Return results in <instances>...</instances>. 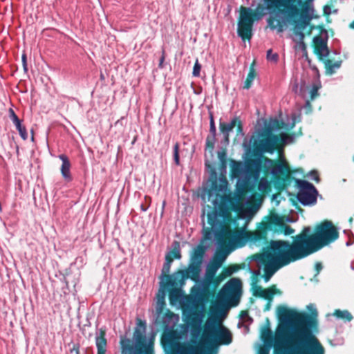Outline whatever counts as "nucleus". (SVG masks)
<instances>
[{
  "mask_svg": "<svg viewBox=\"0 0 354 354\" xmlns=\"http://www.w3.org/2000/svg\"><path fill=\"white\" fill-rule=\"evenodd\" d=\"M269 28L274 30H277L278 32H281L283 30V24L281 21L277 19L275 17L270 16L267 20Z\"/></svg>",
  "mask_w": 354,
  "mask_h": 354,
  "instance_id": "nucleus-25",
  "label": "nucleus"
},
{
  "mask_svg": "<svg viewBox=\"0 0 354 354\" xmlns=\"http://www.w3.org/2000/svg\"><path fill=\"white\" fill-rule=\"evenodd\" d=\"M206 248L202 245H198L194 248L191 254L190 262L189 266L185 270H178V273L181 274V284L185 283V281L190 278L194 281H196L199 277L201 264L205 254Z\"/></svg>",
  "mask_w": 354,
  "mask_h": 354,
  "instance_id": "nucleus-9",
  "label": "nucleus"
},
{
  "mask_svg": "<svg viewBox=\"0 0 354 354\" xmlns=\"http://www.w3.org/2000/svg\"><path fill=\"white\" fill-rule=\"evenodd\" d=\"M277 313L280 323L292 322L295 324V331L291 340L295 354H324V346L313 333V330L317 327L315 310L310 315L280 305L277 306Z\"/></svg>",
  "mask_w": 354,
  "mask_h": 354,
  "instance_id": "nucleus-2",
  "label": "nucleus"
},
{
  "mask_svg": "<svg viewBox=\"0 0 354 354\" xmlns=\"http://www.w3.org/2000/svg\"><path fill=\"white\" fill-rule=\"evenodd\" d=\"M255 66V62L253 61V62L250 64L249 68V72L248 73L247 77L245 79V81L244 82L243 88L244 89H249L252 84V82L257 77V72L254 68Z\"/></svg>",
  "mask_w": 354,
  "mask_h": 354,
  "instance_id": "nucleus-24",
  "label": "nucleus"
},
{
  "mask_svg": "<svg viewBox=\"0 0 354 354\" xmlns=\"http://www.w3.org/2000/svg\"><path fill=\"white\" fill-rule=\"evenodd\" d=\"M295 185L298 189L297 194V199L303 205H308L316 203L317 191L315 186L305 180L297 178H294Z\"/></svg>",
  "mask_w": 354,
  "mask_h": 354,
  "instance_id": "nucleus-12",
  "label": "nucleus"
},
{
  "mask_svg": "<svg viewBox=\"0 0 354 354\" xmlns=\"http://www.w3.org/2000/svg\"><path fill=\"white\" fill-rule=\"evenodd\" d=\"M349 27L354 29V20L350 24Z\"/></svg>",
  "mask_w": 354,
  "mask_h": 354,
  "instance_id": "nucleus-51",
  "label": "nucleus"
},
{
  "mask_svg": "<svg viewBox=\"0 0 354 354\" xmlns=\"http://www.w3.org/2000/svg\"><path fill=\"white\" fill-rule=\"evenodd\" d=\"M230 173L232 178H241L244 174L245 175L244 178H248L246 171V162L244 165L242 162L232 161Z\"/></svg>",
  "mask_w": 354,
  "mask_h": 354,
  "instance_id": "nucleus-21",
  "label": "nucleus"
},
{
  "mask_svg": "<svg viewBox=\"0 0 354 354\" xmlns=\"http://www.w3.org/2000/svg\"><path fill=\"white\" fill-rule=\"evenodd\" d=\"M352 221H353V218H351H351H349V221H350V222H352Z\"/></svg>",
  "mask_w": 354,
  "mask_h": 354,
  "instance_id": "nucleus-55",
  "label": "nucleus"
},
{
  "mask_svg": "<svg viewBox=\"0 0 354 354\" xmlns=\"http://www.w3.org/2000/svg\"><path fill=\"white\" fill-rule=\"evenodd\" d=\"M201 322L196 315L191 317L192 337H198L202 331L199 344L193 349V354L216 353L218 345H228L232 342V336L227 328L207 322L202 328Z\"/></svg>",
  "mask_w": 354,
  "mask_h": 354,
  "instance_id": "nucleus-4",
  "label": "nucleus"
},
{
  "mask_svg": "<svg viewBox=\"0 0 354 354\" xmlns=\"http://www.w3.org/2000/svg\"><path fill=\"white\" fill-rule=\"evenodd\" d=\"M333 315L336 317L338 319L346 321V322H351L353 317L351 315V313L347 310H340V309H336Z\"/></svg>",
  "mask_w": 354,
  "mask_h": 354,
  "instance_id": "nucleus-27",
  "label": "nucleus"
},
{
  "mask_svg": "<svg viewBox=\"0 0 354 354\" xmlns=\"http://www.w3.org/2000/svg\"><path fill=\"white\" fill-rule=\"evenodd\" d=\"M205 166L207 167H210L211 165L209 162H205Z\"/></svg>",
  "mask_w": 354,
  "mask_h": 354,
  "instance_id": "nucleus-52",
  "label": "nucleus"
},
{
  "mask_svg": "<svg viewBox=\"0 0 354 354\" xmlns=\"http://www.w3.org/2000/svg\"><path fill=\"white\" fill-rule=\"evenodd\" d=\"M21 61H22L24 70L25 72H27L28 66H27L26 55L25 54L22 55Z\"/></svg>",
  "mask_w": 354,
  "mask_h": 354,
  "instance_id": "nucleus-40",
  "label": "nucleus"
},
{
  "mask_svg": "<svg viewBox=\"0 0 354 354\" xmlns=\"http://www.w3.org/2000/svg\"><path fill=\"white\" fill-rule=\"evenodd\" d=\"M315 269H316L317 273H319L320 272V270L322 269V265L320 262H317L315 263Z\"/></svg>",
  "mask_w": 354,
  "mask_h": 354,
  "instance_id": "nucleus-44",
  "label": "nucleus"
},
{
  "mask_svg": "<svg viewBox=\"0 0 354 354\" xmlns=\"http://www.w3.org/2000/svg\"><path fill=\"white\" fill-rule=\"evenodd\" d=\"M279 292V290L276 288V286L274 285H272V286L268 288L263 289L260 298H263L264 299H266L267 301H272L274 295Z\"/></svg>",
  "mask_w": 354,
  "mask_h": 354,
  "instance_id": "nucleus-26",
  "label": "nucleus"
},
{
  "mask_svg": "<svg viewBox=\"0 0 354 354\" xmlns=\"http://www.w3.org/2000/svg\"><path fill=\"white\" fill-rule=\"evenodd\" d=\"M321 61L324 64L326 73L330 75L335 73L336 70L339 68L342 65V60L333 61L329 58L325 57L324 59Z\"/></svg>",
  "mask_w": 354,
  "mask_h": 354,
  "instance_id": "nucleus-23",
  "label": "nucleus"
},
{
  "mask_svg": "<svg viewBox=\"0 0 354 354\" xmlns=\"http://www.w3.org/2000/svg\"><path fill=\"white\" fill-rule=\"evenodd\" d=\"M178 296L179 294L177 290H171L169 295L170 301L172 303L173 301H177Z\"/></svg>",
  "mask_w": 354,
  "mask_h": 354,
  "instance_id": "nucleus-37",
  "label": "nucleus"
},
{
  "mask_svg": "<svg viewBox=\"0 0 354 354\" xmlns=\"http://www.w3.org/2000/svg\"><path fill=\"white\" fill-rule=\"evenodd\" d=\"M179 147L180 145L178 142H176L174 146V160L176 165H180V156H179Z\"/></svg>",
  "mask_w": 354,
  "mask_h": 354,
  "instance_id": "nucleus-30",
  "label": "nucleus"
},
{
  "mask_svg": "<svg viewBox=\"0 0 354 354\" xmlns=\"http://www.w3.org/2000/svg\"><path fill=\"white\" fill-rule=\"evenodd\" d=\"M291 248L288 241H271L266 251L254 256L257 261L264 265L263 277L266 282L270 279L277 269L299 260L292 259Z\"/></svg>",
  "mask_w": 354,
  "mask_h": 354,
  "instance_id": "nucleus-5",
  "label": "nucleus"
},
{
  "mask_svg": "<svg viewBox=\"0 0 354 354\" xmlns=\"http://www.w3.org/2000/svg\"><path fill=\"white\" fill-rule=\"evenodd\" d=\"M212 174L214 175V178L212 180L210 187L207 191V198L208 201L212 202V207L209 205L204 207L203 216H204L205 208H207V223L213 228L218 227L221 224L220 218L221 212L224 210L223 201L225 198L222 192L225 185L218 183L216 174L214 168L212 169Z\"/></svg>",
  "mask_w": 354,
  "mask_h": 354,
  "instance_id": "nucleus-7",
  "label": "nucleus"
},
{
  "mask_svg": "<svg viewBox=\"0 0 354 354\" xmlns=\"http://www.w3.org/2000/svg\"><path fill=\"white\" fill-rule=\"evenodd\" d=\"M242 295V282L239 278L230 279L222 288L218 295V301L209 308L211 315L216 316L223 306L221 301H226L230 306H236Z\"/></svg>",
  "mask_w": 354,
  "mask_h": 354,
  "instance_id": "nucleus-8",
  "label": "nucleus"
},
{
  "mask_svg": "<svg viewBox=\"0 0 354 354\" xmlns=\"http://www.w3.org/2000/svg\"><path fill=\"white\" fill-rule=\"evenodd\" d=\"M97 354H106L107 340L106 338V330L104 328L99 329V335L95 337Z\"/></svg>",
  "mask_w": 354,
  "mask_h": 354,
  "instance_id": "nucleus-20",
  "label": "nucleus"
},
{
  "mask_svg": "<svg viewBox=\"0 0 354 354\" xmlns=\"http://www.w3.org/2000/svg\"><path fill=\"white\" fill-rule=\"evenodd\" d=\"M225 259V256H216L214 264L209 266L206 271V279L213 284L214 279L216 278V270L221 266Z\"/></svg>",
  "mask_w": 354,
  "mask_h": 354,
  "instance_id": "nucleus-19",
  "label": "nucleus"
},
{
  "mask_svg": "<svg viewBox=\"0 0 354 354\" xmlns=\"http://www.w3.org/2000/svg\"><path fill=\"white\" fill-rule=\"evenodd\" d=\"M138 327L135 329L133 338L137 346L144 348L145 354H153V348L151 344H146V322L140 319H137Z\"/></svg>",
  "mask_w": 354,
  "mask_h": 354,
  "instance_id": "nucleus-14",
  "label": "nucleus"
},
{
  "mask_svg": "<svg viewBox=\"0 0 354 354\" xmlns=\"http://www.w3.org/2000/svg\"><path fill=\"white\" fill-rule=\"evenodd\" d=\"M201 69V65L200 64L198 59H196L193 67L192 75L194 77H199Z\"/></svg>",
  "mask_w": 354,
  "mask_h": 354,
  "instance_id": "nucleus-33",
  "label": "nucleus"
},
{
  "mask_svg": "<svg viewBox=\"0 0 354 354\" xmlns=\"http://www.w3.org/2000/svg\"><path fill=\"white\" fill-rule=\"evenodd\" d=\"M319 87L316 85H313L312 88L310 91V100H314L316 97H317L319 94L318 92Z\"/></svg>",
  "mask_w": 354,
  "mask_h": 354,
  "instance_id": "nucleus-35",
  "label": "nucleus"
},
{
  "mask_svg": "<svg viewBox=\"0 0 354 354\" xmlns=\"http://www.w3.org/2000/svg\"><path fill=\"white\" fill-rule=\"evenodd\" d=\"M151 198H150L149 196H146L145 197V202H146V205H150V203H151Z\"/></svg>",
  "mask_w": 354,
  "mask_h": 354,
  "instance_id": "nucleus-50",
  "label": "nucleus"
},
{
  "mask_svg": "<svg viewBox=\"0 0 354 354\" xmlns=\"http://www.w3.org/2000/svg\"><path fill=\"white\" fill-rule=\"evenodd\" d=\"M158 303L165 305V297L162 295L160 297L158 298Z\"/></svg>",
  "mask_w": 354,
  "mask_h": 354,
  "instance_id": "nucleus-47",
  "label": "nucleus"
},
{
  "mask_svg": "<svg viewBox=\"0 0 354 354\" xmlns=\"http://www.w3.org/2000/svg\"><path fill=\"white\" fill-rule=\"evenodd\" d=\"M149 207V205H144V204H142L141 206H140V208L143 211V212H145L147 210Z\"/></svg>",
  "mask_w": 354,
  "mask_h": 354,
  "instance_id": "nucleus-49",
  "label": "nucleus"
},
{
  "mask_svg": "<svg viewBox=\"0 0 354 354\" xmlns=\"http://www.w3.org/2000/svg\"><path fill=\"white\" fill-rule=\"evenodd\" d=\"M310 174L313 176L314 180L316 182H319V175H318V174H317V172L316 171H311Z\"/></svg>",
  "mask_w": 354,
  "mask_h": 354,
  "instance_id": "nucleus-43",
  "label": "nucleus"
},
{
  "mask_svg": "<svg viewBox=\"0 0 354 354\" xmlns=\"http://www.w3.org/2000/svg\"><path fill=\"white\" fill-rule=\"evenodd\" d=\"M286 138L285 133L274 134L270 125L265 126L250 138L254 156L256 158H262L264 153L279 151Z\"/></svg>",
  "mask_w": 354,
  "mask_h": 354,
  "instance_id": "nucleus-6",
  "label": "nucleus"
},
{
  "mask_svg": "<svg viewBox=\"0 0 354 354\" xmlns=\"http://www.w3.org/2000/svg\"><path fill=\"white\" fill-rule=\"evenodd\" d=\"M218 157L220 161L224 163L226 161V151L223 149L222 151H218Z\"/></svg>",
  "mask_w": 354,
  "mask_h": 354,
  "instance_id": "nucleus-38",
  "label": "nucleus"
},
{
  "mask_svg": "<svg viewBox=\"0 0 354 354\" xmlns=\"http://www.w3.org/2000/svg\"><path fill=\"white\" fill-rule=\"evenodd\" d=\"M248 311H247V310H242V311H241V313H240V317H242V318H243V317H245V316H247V315H248Z\"/></svg>",
  "mask_w": 354,
  "mask_h": 354,
  "instance_id": "nucleus-48",
  "label": "nucleus"
},
{
  "mask_svg": "<svg viewBox=\"0 0 354 354\" xmlns=\"http://www.w3.org/2000/svg\"><path fill=\"white\" fill-rule=\"evenodd\" d=\"M263 288L261 286L257 285L255 283L252 284V295L257 297H261Z\"/></svg>",
  "mask_w": 354,
  "mask_h": 354,
  "instance_id": "nucleus-31",
  "label": "nucleus"
},
{
  "mask_svg": "<svg viewBox=\"0 0 354 354\" xmlns=\"http://www.w3.org/2000/svg\"><path fill=\"white\" fill-rule=\"evenodd\" d=\"M15 125L18 130L21 138L24 140H26L28 138V133L26 127L21 124V121L18 122V123L15 124Z\"/></svg>",
  "mask_w": 354,
  "mask_h": 354,
  "instance_id": "nucleus-29",
  "label": "nucleus"
},
{
  "mask_svg": "<svg viewBox=\"0 0 354 354\" xmlns=\"http://www.w3.org/2000/svg\"><path fill=\"white\" fill-rule=\"evenodd\" d=\"M267 59L270 61H272V62H277L278 61V59H279V55L277 53H274L272 50V49H269L268 51H267Z\"/></svg>",
  "mask_w": 354,
  "mask_h": 354,
  "instance_id": "nucleus-34",
  "label": "nucleus"
},
{
  "mask_svg": "<svg viewBox=\"0 0 354 354\" xmlns=\"http://www.w3.org/2000/svg\"><path fill=\"white\" fill-rule=\"evenodd\" d=\"M8 116L10 119L12 121V122L15 124L18 123V122L21 121V120L17 117L15 112L12 108H10L8 110Z\"/></svg>",
  "mask_w": 354,
  "mask_h": 354,
  "instance_id": "nucleus-36",
  "label": "nucleus"
},
{
  "mask_svg": "<svg viewBox=\"0 0 354 354\" xmlns=\"http://www.w3.org/2000/svg\"><path fill=\"white\" fill-rule=\"evenodd\" d=\"M279 17H281L283 19L292 22L293 24V32L294 34L298 37L299 42L301 45L302 50L307 54L306 50V44L304 42L305 33L304 31L306 28L308 30L306 31V35H310L312 33V31L315 28L313 25H310V21L313 19L312 15H299L298 17H295L293 19L288 18L284 15H278Z\"/></svg>",
  "mask_w": 354,
  "mask_h": 354,
  "instance_id": "nucleus-11",
  "label": "nucleus"
},
{
  "mask_svg": "<svg viewBox=\"0 0 354 354\" xmlns=\"http://www.w3.org/2000/svg\"><path fill=\"white\" fill-rule=\"evenodd\" d=\"M268 231H272L269 215L265 216L262 221L258 223L254 231H245L239 233L245 241L257 243L267 241Z\"/></svg>",
  "mask_w": 354,
  "mask_h": 354,
  "instance_id": "nucleus-13",
  "label": "nucleus"
},
{
  "mask_svg": "<svg viewBox=\"0 0 354 354\" xmlns=\"http://www.w3.org/2000/svg\"><path fill=\"white\" fill-rule=\"evenodd\" d=\"M272 127V128L275 127V128H277V129H281L282 127V122H280L277 119H275L273 121V127Z\"/></svg>",
  "mask_w": 354,
  "mask_h": 354,
  "instance_id": "nucleus-42",
  "label": "nucleus"
},
{
  "mask_svg": "<svg viewBox=\"0 0 354 354\" xmlns=\"http://www.w3.org/2000/svg\"><path fill=\"white\" fill-rule=\"evenodd\" d=\"M181 257L180 243L178 241H174L172 250L165 255V262L164 263L162 269V277L166 279L165 286L168 288H175L178 286L183 285L181 284V281L180 280L181 278V274H178V271H176L172 275L169 274L171 264L174 259H181Z\"/></svg>",
  "mask_w": 354,
  "mask_h": 354,
  "instance_id": "nucleus-10",
  "label": "nucleus"
},
{
  "mask_svg": "<svg viewBox=\"0 0 354 354\" xmlns=\"http://www.w3.org/2000/svg\"><path fill=\"white\" fill-rule=\"evenodd\" d=\"M224 183H225V185L227 184V181H226L225 179L224 180Z\"/></svg>",
  "mask_w": 354,
  "mask_h": 354,
  "instance_id": "nucleus-56",
  "label": "nucleus"
},
{
  "mask_svg": "<svg viewBox=\"0 0 354 354\" xmlns=\"http://www.w3.org/2000/svg\"><path fill=\"white\" fill-rule=\"evenodd\" d=\"M165 59V50H162V56L160 59L159 64H158L159 68H163V62H164Z\"/></svg>",
  "mask_w": 354,
  "mask_h": 354,
  "instance_id": "nucleus-41",
  "label": "nucleus"
},
{
  "mask_svg": "<svg viewBox=\"0 0 354 354\" xmlns=\"http://www.w3.org/2000/svg\"><path fill=\"white\" fill-rule=\"evenodd\" d=\"M100 79H101V80H104V75H103V74H101V75H100Z\"/></svg>",
  "mask_w": 354,
  "mask_h": 354,
  "instance_id": "nucleus-54",
  "label": "nucleus"
},
{
  "mask_svg": "<svg viewBox=\"0 0 354 354\" xmlns=\"http://www.w3.org/2000/svg\"><path fill=\"white\" fill-rule=\"evenodd\" d=\"M284 338L283 335L280 336L279 335H277L276 339H275V350H277L278 346H279L280 344L282 342L283 339Z\"/></svg>",
  "mask_w": 354,
  "mask_h": 354,
  "instance_id": "nucleus-39",
  "label": "nucleus"
},
{
  "mask_svg": "<svg viewBox=\"0 0 354 354\" xmlns=\"http://www.w3.org/2000/svg\"><path fill=\"white\" fill-rule=\"evenodd\" d=\"M339 237L337 228L332 221L324 220L317 223L313 232L309 226L292 236L291 256L293 259H302L335 241Z\"/></svg>",
  "mask_w": 354,
  "mask_h": 354,
  "instance_id": "nucleus-3",
  "label": "nucleus"
},
{
  "mask_svg": "<svg viewBox=\"0 0 354 354\" xmlns=\"http://www.w3.org/2000/svg\"><path fill=\"white\" fill-rule=\"evenodd\" d=\"M216 129L214 124V120L212 115H210L209 122V134L207 136L205 140V149L207 150L211 155H212L216 142Z\"/></svg>",
  "mask_w": 354,
  "mask_h": 354,
  "instance_id": "nucleus-18",
  "label": "nucleus"
},
{
  "mask_svg": "<svg viewBox=\"0 0 354 354\" xmlns=\"http://www.w3.org/2000/svg\"><path fill=\"white\" fill-rule=\"evenodd\" d=\"M246 171L248 178L237 184V190L242 194L251 192L256 183H258V190L263 194H269L272 185L280 192L292 178L290 169L285 160H272L266 156L247 160Z\"/></svg>",
  "mask_w": 354,
  "mask_h": 354,
  "instance_id": "nucleus-1",
  "label": "nucleus"
},
{
  "mask_svg": "<svg viewBox=\"0 0 354 354\" xmlns=\"http://www.w3.org/2000/svg\"><path fill=\"white\" fill-rule=\"evenodd\" d=\"M269 218L272 232L284 235H290L295 232V230L286 224L283 217L277 214L271 213L269 214Z\"/></svg>",
  "mask_w": 354,
  "mask_h": 354,
  "instance_id": "nucleus-16",
  "label": "nucleus"
},
{
  "mask_svg": "<svg viewBox=\"0 0 354 354\" xmlns=\"http://www.w3.org/2000/svg\"><path fill=\"white\" fill-rule=\"evenodd\" d=\"M236 127V136H243V126L239 117H234L229 123L220 122L219 130L223 135L224 141L230 142V133Z\"/></svg>",
  "mask_w": 354,
  "mask_h": 354,
  "instance_id": "nucleus-15",
  "label": "nucleus"
},
{
  "mask_svg": "<svg viewBox=\"0 0 354 354\" xmlns=\"http://www.w3.org/2000/svg\"><path fill=\"white\" fill-rule=\"evenodd\" d=\"M313 52L317 56L319 60L324 59L329 55V50L327 46V42L322 36L316 35L313 39Z\"/></svg>",
  "mask_w": 354,
  "mask_h": 354,
  "instance_id": "nucleus-17",
  "label": "nucleus"
},
{
  "mask_svg": "<svg viewBox=\"0 0 354 354\" xmlns=\"http://www.w3.org/2000/svg\"><path fill=\"white\" fill-rule=\"evenodd\" d=\"M271 302L272 301H268V302L266 303V304L265 305V306L263 308V311H265V312L268 311L270 309Z\"/></svg>",
  "mask_w": 354,
  "mask_h": 354,
  "instance_id": "nucleus-46",
  "label": "nucleus"
},
{
  "mask_svg": "<svg viewBox=\"0 0 354 354\" xmlns=\"http://www.w3.org/2000/svg\"><path fill=\"white\" fill-rule=\"evenodd\" d=\"M268 333L269 336L272 337L271 331L269 329L268 330Z\"/></svg>",
  "mask_w": 354,
  "mask_h": 354,
  "instance_id": "nucleus-53",
  "label": "nucleus"
},
{
  "mask_svg": "<svg viewBox=\"0 0 354 354\" xmlns=\"http://www.w3.org/2000/svg\"><path fill=\"white\" fill-rule=\"evenodd\" d=\"M225 268L227 269L226 272H229L230 275L231 276L233 273H234V272H237L238 270H239L240 269H241L243 268V266L241 265H239V264H233V265L228 266Z\"/></svg>",
  "mask_w": 354,
  "mask_h": 354,
  "instance_id": "nucleus-32",
  "label": "nucleus"
},
{
  "mask_svg": "<svg viewBox=\"0 0 354 354\" xmlns=\"http://www.w3.org/2000/svg\"><path fill=\"white\" fill-rule=\"evenodd\" d=\"M59 158L62 161L60 168L61 174L66 181L70 182L72 180V176L70 171L71 165L69 159L64 154L59 155Z\"/></svg>",
  "mask_w": 354,
  "mask_h": 354,
  "instance_id": "nucleus-22",
  "label": "nucleus"
},
{
  "mask_svg": "<svg viewBox=\"0 0 354 354\" xmlns=\"http://www.w3.org/2000/svg\"><path fill=\"white\" fill-rule=\"evenodd\" d=\"M226 271L227 269L224 267L221 273L214 279L213 285L214 286H218L225 279L230 276L229 272H227Z\"/></svg>",
  "mask_w": 354,
  "mask_h": 354,
  "instance_id": "nucleus-28",
  "label": "nucleus"
},
{
  "mask_svg": "<svg viewBox=\"0 0 354 354\" xmlns=\"http://www.w3.org/2000/svg\"><path fill=\"white\" fill-rule=\"evenodd\" d=\"M312 100H306V104H305L306 108H307L309 111L312 110V104L310 102Z\"/></svg>",
  "mask_w": 354,
  "mask_h": 354,
  "instance_id": "nucleus-45",
  "label": "nucleus"
}]
</instances>
